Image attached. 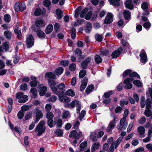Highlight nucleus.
I'll use <instances>...</instances> for the list:
<instances>
[{
  "mask_svg": "<svg viewBox=\"0 0 152 152\" xmlns=\"http://www.w3.org/2000/svg\"><path fill=\"white\" fill-rule=\"evenodd\" d=\"M131 70L127 69L125 71L123 74L124 77H126L128 75L130 77L125 79L124 82V83L125 84V88L128 89L131 88L132 87V84L130 82L134 80V77L140 78L139 75L137 73L135 72L131 73Z\"/></svg>",
  "mask_w": 152,
  "mask_h": 152,
  "instance_id": "1",
  "label": "nucleus"
},
{
  "mask_svg": "<svg viewBox=\"0 0 152 152\" xmlns=\"http://www.w3.org/2000/svg\"><path fill=\"white\" fill-rule=\"evenodd\" d=\"M82 10L81 7H78L75 10V17L76 18H77L79 16L81 10Z\"/></svg>",
  "mask_w": 152,
  "mask_h": 152,
  "instance_id": "37",
  "label": "nucleus"
},
{
  "mask_svg": "<svg viewBox=\"0 0 152 152\" xmlns=\"http://www.w3.org/2000/svg\"><path fill=\"white\" fill-rule=\"evenodd\" d=\"M49 85L52 91L56 94H58V89L56 88V84L55 81L53 80H48Z\"/></svg>",
  "mask_w": 152,
  "mask_h": 152,
  "instance_id": "7",
  "label": "nucleus"
},
{
  "mask_svg": "<svg viewBox=\"0 0 152 152\" xmlns=\"http://www.w3.org/2000/svg\"><path fill=\"white\" fill-rule=\"evenodd\" d=\"M100 146V144L98 142H95L92 145L91 147L92 152L94 151L99 148Z\"/></svg>",
  "mask_w": 152,
  "mask_h": 152,
  "instance_id": "27",
  "label": "nucleus"
},
{
  "mask_svg": "<svg viewBox=\"0 0 152 152\" xmlns=\"http://www.w3.org/2000/svg\"><path fill=\"white\" fill-rule=\"evenodd\" d=\"M84 21L83 19H81L80 20H78L75 23L74 25L75 26H78V25L82 24Z\"/></svg>",
  "mask_w": 152,
  "mask_h": 152,
  "instance_id": "55",
  "label": "nucleus"
},
{
  "mask_svg": "<svg viewBox=\"0 0 152 152\" xmlns=\"http://www.w3.org/2000/svg\"><path fill=\"white\" fill-rule=\"evenodd\" d=\"M123 13L125 20H130L131 18V13L129 10H124Z\"/></svg>",
  "mask_w": 152,
  "mask_h": 152,
  "instance_id": "19",
  "label": "nucleus"
},
{
  "mask_svg": "<svg viewBox=\"0 0 152 152\" xmlns=\"http://www.w3.org/2000/svg\"><path fill=\"white\" fill-rule=\"evenodd\" d=\"M39 88L40 89L39 92L40 96H44L47 91V87L45 86H43L42 85H40L39 86Z\"/></svg>",
  "mask_w": 152,
  "mask_h": 152,
  "instance_id": "14",
  "label": "nucleus"
},
{
  "mask_svg": "<svg viewBox=\"0 0 152 152\" xmlns=\"http://www.w3.org/2000/svg\"><path fill=\"white\" fill-rule=\"evenodd\" d=\"M15 33L17 35V37L19 39H20L21 37V31L18 28L15 29L14 30Z\"/></svg>",
  "mask_w": 152,
  "mask_h": 152,
  "instance_id": "35",
  "label": "nucleus"
},
{
  "mask_svg": "<svg viewBox=\"0 0 152 152\" xmlns=\"http://www.w3.org/2000/svg\"><path fill=\"white\" fill-rule=\"evenodd\" d=\"M34 39L32 36L31 35H28L27 37L26 43V45L28 48L31 47L34 44Z\"/></svg>",
  "mask_w": 152,
  "mask_h": 152,
  "instance_id": "10",
  "label": "nucleus"
},
{
  "mask_svg": "<svg viewBox=\"0 0 152 152\" xmlns=\"http://www.w3.org/2000/svg\"><path fill=\"white\" fill-rule=\"evenodd\" d=\"M69 61L67 60H63L60 62V64L61 65L65 66H67L69 64Z\"/></svg>",
  "mask_w": 152,
  "mask_h": 152,
  "instance_id": "64",
  "label": "nucleus"
},
{
  "mask_svg": "<svg viewBox=\"0 0 152 152\" xmlns=\"http://www.w3.org/2000/svg\"><path fill=\"white\" fill-rule=\"evenodd\" d=\"M122 49L121 47L119 48L117 50H115L111 54L112 57L113 58H116L118 57L120 55Z\"/></svg>",
  "mask_w": 152,
  "mask_h": 152,
  "instance_id": "15",
  "label": "nucleus"
},
{
  "mask_svg": "<svg viewBox=\"0 0 152 152\" xmlns=\"http://www.w3.org/2000/svg\"><path fill=\"white\" fill-rule=\"evenodd\" d=\"M24 114V113L22 111V110L20 111L17 114V116L18 118L20 119H21L23 117V115Z\"/></svg>",
  "mask_w": 152,
  "mask_h": 152,
  "instance_id": "53",
  "label": "nucleus"
},
{
  "mask_svg": "<svg viewBox=\"0 0 152 152\" xmlns=\"http://www.w3.org/2000/svg\"><path fill=\"white\" fill-rule=\"evenodd\" d=\"M37 27H43L45 26V24L42 20H37L35 23Z\"/></svg>",
  "mask_w": 152,
  "mask_h": 152,
  "instance_id": "24",
  "label": "nucleus"
},
{
  "mask_svg": "<svg viewBox=\"0 0 152 152\" xmlns=\"http://www.w3.org/2000/svg\"><path fill=\"white\" fill-rule=\"evenodd\" d=\"M95 39L99 42H101L102 40V36L98 34H97L95 36Z\"/></svg>",
  "mask_w": 152,
  "mask_h": 152,
  "instance_id": "56",
  "label": "nucleus"
},
{
  "mask_svg": "<svg viewBox=\"0 0 152 152\" xmlns=\"http://www.w3.org/2000/svg\"><path fill=\"white\" fill-rule=\"evenodd\" d=\"M51 4V2L49 0H45L43 2L44 5L46 7H48L50 6Z\"/></svg>",
  "mask_w": 152,
  "mask_h": 152,
  "instance_id": "61",
  "label": "nucleus"
},
{
  "mask_svg": "<svg viewBox=\"0 0 152 152\" xmlns=\"http://www.w3.org/2000/svg\"><path fill=\"white\" fill-rule=\"evenodd\" d=\"M27 88V84L25 83H22L20 86V89L23 91H26L28 89Z\"/></svg>",
  "mask_w": 152,
  "mask_h": 152,
  "instance_id": "47",
  "label": "nucleus"
},
{
  "mask_svg": "<svg viewBox=\"0 0 152 152\" xmlns=\"http://www.w3.org/2000/svg\"><path fill=\"white\" fill-rule=\"evenodd\" d=\"M65 87V85L63 83H61L58 85V89L60 90V91L58 92L59 93H63L64 92V89Z\"/></svg>",
  "mask_w": 152,
  "mask_h": 152,
  "instance_id": "31",
  "label": "nucleus"
},
{
  "mask_svg": "<svg viewBox=\"0 0 152 152\" xmlns=\"http://www.w3.org/2000/svg\"><path fill=\"white\" fill-rule=\"evenodd\" d=\"M31 107V105H23L21 107V110L24 112L27 111L29 109L30 107Z\"/></svg>",
  "mask_w": 152,
  "mask_h": 152,
  "instance_id": "44",
  "label": "nucleus"
},
{
  "mask_svg": "<svg viewBox=\"0 0 152 152\" xmlns=\"http://www.w3.org/2000/svg\"><path fill=\"white\" fill-rule=\"evenodd\" d=\"M53 26L52 25H49L45 29V32L47 34H50L53 31Z\"/></svg>",
  "mask_w": 152,
  "mask_h": 152,
  "instance_id": "32",
  "label": "nucleus"
},
{
  "mask_svg": "<svg viewBox=\"0 0 152 152\" xmlns=\"http://www.w3.org/2000/svg\"><path fill=\"white\" fill-rule=\"evenodd\" d=\"M124 4L126 7L129 9L132 10L134 8L132 0H127Z\"/></svg>",
  "mask_w": 152,
  "mask_h": 152,
  "instance_id": "17",
  "label": "nucleus"
},
{
  "mask_svg": "<svg viewBox=\"0 0 152 152\" xmlns=\"http://www.w3.org/2000/svg\"><path fill=\"white\" fill-rule=\"evenodd\" d=\"M140 61L142 63L145 64L147 61V56L145 51L144 50L141 51L140 55Z\"/></svg>",
  "mask_w": 152,
  "mask_h": 152,
  "instance_id": "12",
  "label": "nucleus"
},
{
  "mask_svg": "<svg viewBox=\"0 0 152 152\" xmlns=\"http://www.w3.org/2000/svg\"><path fill=\"white\" fill-rule=\"evenodd\" d=\"M88 80V79L85 78L83 80L81 84L80 87V89L81 91L84 90L86 88Z\"/></svg>",
  "mask_w": 152,
  "mask_h": 152,
  "instance_id": "16",
  "label": "nucleus"
},
{
  "mask_svg": "<svg viewBox=\"0 0 152 152\" xmlns=\"http://www.w3.org/2000/svg\"><path fill=\"white\" fill-rule=\"evenodd\" d=\"M94 59L96 62L97 64H99L102 61V59L101 57L98 55L95 56Z\"/></svg>",
  "mask_w": 152,
  "mask_h": 152,
  "instance_id": "38",
  "label": "nucleus"
},
{
  "mask_svg": "<svg viewBox=\"0 0 152 152\" xmlns=\"http://www.w3.org/2000/svg\"><path fill=\"white\" fill-rule=\"evenodd\" d=\"M45 76L46 77L52 79H54L55 76L52 72H49L45 73Z\"/></svg>",
  "mask_w": 152,
  "mask_h": 152,
  "instance_id": "29",
  "label": "nucleus"
},
{
  "mask_svg": "<svg viewBox=\"0 0 152 152\" xmlns=\"http://www.w3.org/2000/svg\"><path fill=\"white\" fill-rule=\"evenodd\" d=\"M30 91L32 95L31 97L33 98H36L37 97V91L35 88H31L30 90Z\"/></svg>",
  "mask_w": 152,
  "mask_h": 152,
  "instance_id": "22",
  "label": "nucleus"
},
{
  "mask_svg": "<svg viewBox=\"0 0 152 152\" xmlns=\"http://www.w3.org/2000/svg\"><path fill=\"white\" fill-rule=\"evenodd\" d=\"M78 113H79V119L80 120H81L85 115L86 112L85 110H83L80 113L79 112Z\"/></svg>",
  "mask_w": 152,
  "mask_h": 152,
  "instance_id": "45",
  "label": "nucleus"
},
{
  "mask_svg": "<svg viewBox=\"0 0 152 152\" xmlns=\"http://www.w3.org/2000/svg\"><path fill=\"white\" fill-rule=\"evenodd\" d=\"M20 4L18 2H16L14 6L15 10L16 12H18L20 10Z\"/></svg>",
  "mask_w": 152,
  "mask_h": 152,
  "instance_id": "50",
  "label": "nucleus"
},
{
  "mask_svg": "<svg viewBox=\"0 0 152 152\" xmlns=\"http://www.w3.org/2000/svg\"><path fill=\"white\" fill-rule=\"evenodd\" d=\"M110 1L111 4L115 6H118L120 0H108Z\"/></svg>",
  "mask_w": 152,
  "mask_h": 152,
  "instance_id": "42",
  "label": "nucleus"
},
{
  "mask_svg": "<svg viewBox=\"0 0 152 152\" xmlns=\"http://www.w3.org/2000/svg\"><path fill=\"white\" fill-rule=\"evenodd\" d=\"M55 134L58 136L61 137L63 134V131L60 129H57L55 132Z\"/></svg>",
  "mask_w": 152,
  "mask_h": 152,
  "instance_id": "48",
  "label": "nucleus"
},
{
  "mask_svg": "<svg viewBox=\"0 0 152 152\" xmlns=\"http://www.w3.org/2000/svg\"><path fill=\"white\" fill-rule=\"evenodd\" d=\"M4 35L7 39L10 40L12 38V34L9 31H5L4 33Z\"/></svg>",
  "mask_w": 152,
  "mask_h": 152,
  "instance_id": "23",
  "label": "nucleus"
},
{
  "mask_svg": "<svg viewBox=\"0 0 152 152\" xmlns=\"http://www.w3.org/2000/svg\"><path fill=\"white\" fill-rule=\"evenodd\" d=\"M54 117V115L53 113L50 112L49 111L47 112L46 115V118L48 119H53Z\"/></svg>",
  "mask_w": 152,
  "mask_h": 152,
  "instance_id": "41",
  "label": "nucleus"
},
{
  "mask_svg": "<svg viewBox=\"0 0 152 152\" xmlns=\"http://www.w3.org/2000/svg\"><path fill=\"white\" fill-rule=\"evenodd\" d=\"M56 94L58 95V99L61 102L68 103L70 101V98L63 95V93H59L58 91V94Z\"/></svg>",
  "mask_w": 152,
  "mask_h": 152,
  "instance_id": "8",
  "label": "nucleus"
},
{
  "mask_svg": "<svg viewBox=\"0 0 152 152\" xmlns=\"http://www.w3.org/2000/svg\"><path fill=\"white\" fill-rule=\"evenodd\" d=\"M69 68L70 71H73L76 68V65L74 63H72L69 66Z\"/></svg>",
  "mask_w": 152,
  "mask_h": 152,
  "instance_id": "62",
  "label": "nucleus"
},
{
  "mask_svg": "<svg viewBox=\"0 0 152 152\" xmlns=\"http://www.w3.org/2000/svg\"><path fill=\"white\" fill-rule=\"evenodd\" d=\"M90 138L94 141H96L97 140L96 134L95 132H92L90 135Z\"/></svg>",
  "mask_w": 152,
  "mask_h": 152,
  "instance_id": "36",
  "label": "nucleus"
},
{
  "mask_svg": "<svg viewBox=\"0 0 152 152\" xmlns=\"http://www.w3.org/2000/svg\"><path fill=\"white\" fill-rule=\"evenodd\" d=\"M75 54L77 56H81L82 52L79 49H76L75 51Z\"/></svg>",
  "mask_w": 152,
  "mask_h": 152,
  "instance_id": "57",
  "label": "nucleus"
},
{
  "mask_svg": "<svg viewBox=\"0 0 152 152\" xmlns=\"http://www.w3.org/2000/svg\"><path fill=\"white\" fill-rule=\"evenodd\" d=\"M37 36L40 39H43L45 37V34L41 30H39L37 31Z\"/></svg>",
  "mask_w": 152,
  "mask_h": 152,
  "instance_id": "33",
  "label": "nucleus"
},
{
  "mask_svg": "<svg viewBox=\"0 0 152 152\" xmlns=\"http://www.w3.org/2000/svg\"><path fill=\"white\" fill-rule=\"evenodd\" d=\"M125 121V119L121 118L120 124L117 126V128L120 130H125L128 125L127 122Z\"/></svg>",
  "mask_w": 152,
  "mask_h": 152,
  "instance_id": "9",
  "label": "nucleus"
},
{
  "mask_svg": "<svg viewBox=\"0 0 152 152\" xmlns=\"http://www.w3.org/2000/svg\"><path fill=\"white\" fill-rule=\"evenodd\" d=\"M88 8H85L80 13V16L81 18H83L85 15V14L88 12Z\"/></svg>",
  "mask_w": 152,
  "mask_h": 152,
  "instance_id": "54",
  "label": "nucleus"
},
{
  "mask_svg": "<svg viewBox=\"0 0 152 152\" xmlns=\"http://www.w3.org/2000/svg\"><path fill=\"white\" fill-rule=\"evenodd\" d=\"M126 134V133L125 132H122L121 133V135L122 136L119 137L116 141L113 142L108 150V152H113L114 150L117 148L123 139L122 136H125Z\"/></svg>",
  "mask_w": 152,
  "mask_h": 152,
  "instance_id": "2",
  "label": "nucleus"
},
{
  "mask_svg": "<svg viewBox=\"0 0 152 152\" xmlns=\"http://www.w3.org/2000/svg\"><path fill=\"white\" fill-rule=\"evenodd\" d=\"M87 145V141H84L80 144L79 146V150L81 151H83L84 150Z\"/></svg>",
  "mask_w": 152,
  "mask_h": 152,
  "instance_id": "25",
  "label": "nucleus"
},
{
  "mask_svg": "<svg viewBox=\"0 0 152 152\" xmlns=\"http://www.w3.org/2000/svg\"><path fill=\"white\" fill-rule=\"evenodd\" d=\"M133 83L134 84L138 87H141L142 85V83L139 80H134L133 81Z\"/></svg>",
  "mask_w": 152,
  "mask_h": 152,
  "instance_id": "46",
  "label": "nucleus"
},
{
  "mask_svg": "<svg viewBox=\"0 0 152 152\" xmlns=\"http://www.w3.org/2000/svg\"><path fill=\"white\" fill-rule=\"evenodd\" d=\"M92 14V12L89 11L85 16V18L87 20H89Z\"/></svg>",
  "mask_w": 152,
  "mask_h": 152,
  "instance_id": "58",
  "label": "nucleus"
},
{
  "mask_svg": "<svg viewBox=\"0 0 152 152\" xmlns=\"http://www.w3.org/2000/svg\"><path fill=\"white\" fill-rule=\"evenodd\" d=\"M64 69L61 67L57 68L55 71V73L57 75H61L63 72Z\"/></svg>",
  "mask_w": 152,
  "mask_h": 152,
  "instance_id": "34",
  "label": "nucleus"
},
{
  "mask_svg": "<svg viewBox=\"0 0 152 152\" xmlns=\"http://www.w3.org/2000/svg\"><path fill=\"white\" fill-rule=\"evenodd\" d=\"M8 124L9 126L12 130H14L16 132H17L19 134L21 133V132L18 127L15 126L14 128L13 125L10 122H9Z\"/></svg>",
  "mask_w": 152,
  "mask_h": 152,
  "instance_id": "18",
  "label": "nucleus"
},
{
  "mask_svg": "<svg viewBox=\"0 0 152 152\" xmlns=\"http://www.w3.org/2000/svg\"><path fill=\"white\" fill-rule=\"evenodd\" d=\"M42 12V14L44 15L46 13L45 10L44 9H43L42 11L40 9L37 8L35 9L34 12V15L37 16H39L40 15Z\"/></svg>",
  "mask_w": 152,
  "mask_h": 152,
  "instance_id": "20",
  "label": "nucleus"
},
{
  "mask_svg": "<svg viewBox=\"0 0 152 152\" xmlns=\"http://www.w3.org/2000/svg\"><path fill=\"white\" fill-rule=\"evenodd\" d=\"M94 88V86L93 85H90L88 86L86 89V93L88 94H89L91 91L93 90Z\"/></svg>",
  "mask_w": 152,
  "mask_h": 152,
  "instance_id": "43",
  "label": "nucleus"
},
{
  "mask_svg": "<svg viewBox=\"0 0 152 152\" xmlns=\"http://www.w3.org/2000/svg\"><path fill=\"white\" fill-rule=\"evenodd\" d=\"M62 121L61 119H58L56 122V126L59 128H61L62 126Z\"/></svg>",
  "mask_w": 152,
  "mask_h": 152,
  "instance_id": "49",
  "label": "nucleus"
},
{
  "mask_svg": "<svg viewBox=\"0 0 152 152\" xmlns=\"http://www.w3.org/2000/svg\"><path fill=\"white\" fill-rule=\"evenodd\" d=\"M117 118L116 117H114L113 120L110 122L108 126L106 129V130L107 132H110L112 131L116 123V119Z\"/></svg>",
  "mask_w": 152,
  "mask_h": 152,
  "instance_id": "11",
  "label": "nucleus"
},
{
  "mask_svg": "<svg viewBox=\"0 0 152 152\" xmlns=\"http://www.w3.org/2000/svg\"><path fill=\"white\" fill-rule=\"evenodd\" d=\"M151 26V24L149 22H145L143 25V27L146 29H148Z\"/></svg>",
  "mask_w": 152,
  "mask_h": 152,
  "instance_id": "60",
  "label": "nucleus"
},
{
  "mask_svg": "<svg viewBox=\"0 0 152 152\" xmlns=\"http://www.w3.org/2000/svg\"><path fill=\"white\" fill-rule=\"evenodd\" d=\"M34 113L35 115V118L34 121L35 123H37L40 119L42 118L43 114L42 111L38 108H36L34 110Z\"/></svg>",
  "mask_w": 152,
  "mask_h": 152,
  "instance_id": "6",
  "label": "nucleus"
},
{
  "mask_svg": "<svg viewBox=\"0 0 152 152\" xmlns=\"http://www.w3.org/2000/svg\"><path fill=\"white\" fill-rule=\"evenodd\" d=\"M138 132L140 134L142 135L145 132V129L142 126H139L137 129Z\"/></svg>",
  "mask_w": 152,
  "mask_h": 152,
  "instance_id": "39",
  "label": "nucleus"
},
{
  "mask_svg": "<svg viewBox=\"0 0 152 152\" xmlns=\"http://www.w3.org/2000/svg\"><path fill=\"white\" fill-rule=\"evenodd\" d=\"M16 98L18 99V101L20 103L26 102L28 99V97L26 95H24L23 93L18 92L16 94Z\"/></svg>",
  "mask_w": 152,
  "mask_h": 152,
  "instance_id": "5",
  "label": "nucleus"
},
{
  "mask_svg": "<svg viewBox=\"0 0 152 152\" xmlns=\"http://www.w3.org/2000/svg\"><path fill=\"white\" fill-rule=\"evenodd\" d=\"M45 122L43 121H41L34 129L35 132L37 133V135L40 136L45 132Z\"/></svg>",
  "mask_w": 152,
  "mask_h": 152,
  "instance_id": "3",
  "label": "nucleus"
},
{
  "mask_svg": "<svg viewBox=\"0 0 152 152\" xmlns=\"http://www.w3.org/2000/svg\"><path fill=\"white\" fill-rule=\"evenodd\" d=\"M92 28L91 24L89 22H87L85 28V30L86 33H89Z\"/></svg>",
  "mask_w": 152,
  "mask_h": 152,
  "instance_id": "26",
  "label": "nucleus"
},
{
  "mask_svg": "<svg viewBox=\"0 0 152 152\" xmlns=\"http://www.w3.org/2000/svg\"><path fill=\"white\" fill-rule=\"evenodd\" d=\"M76 106L77 113H78L81 109V104L80 102L77 100L73 101L70 104H65L64 107H69L71 108H74Z\"/></svg>",
  "mask_w": 152,
  "mask_h": 152,
  "instance_id": "4",
  "label": "nucleus"
},
{
  "mask_svg": "<svg viewBox=\"0 0 152 152\" xmlns=\"http://www.w3.org/2000/svg\"><path fill=\"white\" fill-rule=\"evenodd\" d=\"M70 113L68 111L64 110L62 115V118L65 119L70 118Z\"/></svg>",
  "mask_w": 152,
  "mask_h": 152,
  "instance_id": "30",
  "label": "nucleus"
},
{
  "mask_svg": "<svg viewBox=\"0 0 152 152\" xmlns=\"http://www.w3.org/2000/svg\"><path fill=\"white\" fill-rule=\"evenodd\" d=\"M113 21V15L110 12L107 13L104 21V23L106 24H109Z\"/></svg>",
  "mask_w": 152,
  "mask_h": 152,
  "instance_id": "13",
  "label": "nucleus"
},
{
  "mask_svg": "<svg viewBox=\"0 0 152 152\" xmlns=\"http://www.w3.org/2000/svg\"><path fill=\"white\" fill-rule=\"evenodd\" d=\"M11 17L8 14L5 15L4 17V20L5 22H9L10 20Z\"/></svg>",
  "mask_w": 152,
  "mask_h": 152,
  "instance_id": "52",
  "label": "nucleus"
},
{
  "mask_svg": "<svg viewBox=\"0 0 152 152\" xmlns=\"http://www.w3.org/2000/svg\"><path fill=\"white\" fill-rule=\"evenodd\" d=\"M56 13L57 18L60 19L63 17V13L59 9H57L56 11Z\"/></svg>",
  "mask_w": 152,
  "mask_h": 152,
  "instance_id": "21",
  "label": "nucleus"
},
{
  "mask_svg": "<svg viewBox=\"0 0 152 152\" xmlns=\"http://www.w3.org/2000/svg\"><path fill=\"white\" fill-rule=\"evenodd\" d=\"M146 121V119L145 117H141L138 120V123L140 124H142L144 123Z\"/></svg>",
  "mask_w": 152,
  "mask_h": 152,
  "instance_id": "63",
  "label": "nucleus"
},
{
  "mask_svg": "<svg viewBox=\"0 0 152 152\" xmlns=\"http://www.w3.org/2000/svg\"><path fill=\"white\" fill-rule=\"evenodd\" d=\"M9 45L10 43L9 42H6L3 43V48L6 51L8 50Z\"/></svg>",
  "mask_w": 152,
  "mask_h": 152,
  "instance_id": "40",
  "label": "nucleus"
},
{
  "mask_svg": "<svg viewBox=\"0 0 152 152\" xmlns=\"http://www.w3.org/2000/svg\"><path fill=\"white\" fill-rule=\"evenodd\" d=\"M86 74V70L83 69L80 71L79 74V77L80 78H83Z\"/></svg>",
  "mask_w": 152,
  "mask_h": 152,
  "instance_id": "51",
  "label": "nucleus"
},
{
  "mask_svg": "<svg viewBox=\"0 0 152 152\" xmlns=\"http://www.w3.org/2000/svg\"><path fill=\"white\" fill-rule=\"evenodd\" d=\"M51 104H47L45 107L46 111L47 112L51 110Z\"/></svg>",
  "mask_w": 152,
  "mask_h": 152,
  "instance_id": "59",
  "label": "nucleus"
},
{
  "mask_svg": "<svg viewBox=\"0 0 152 152\" xmlns=\"http://www.w3.org/2000/svg\"><path fill=\"white\" fill-rule=\"evenodd\" d=\"M65 94L67 96L73 97L75 96V93L74 91L72 89H69L66 92Z\"/></svg>",
  "mask_w": 152,
  "mask_h": 152,
  "instance_id": "28",
  "label": "nucleus"
}]
</instances>
